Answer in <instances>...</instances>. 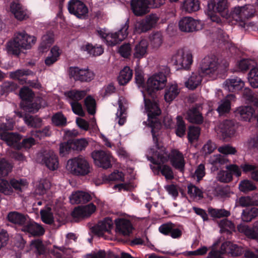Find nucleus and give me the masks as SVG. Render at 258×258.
Here are the masks:
<instances>
[{"instance_id":"nucleus-43","label":"nucleus","mask_w":258,"mask_h":258,"mask_svg":"<svg viewBox=\"0 0 258 258\" xmlns=\"http://www.w3.org/2000/svg\"><path fill=\"white\" fill-rule=\"evenodd\" d=\"M133 72L128 67H125L120 72L118 77V83L120 85H124L127 84L132 78Z\"/></svg>"},{"instance_id":"nucleus-63","label":"nucleus","mask_w":258,"mask_h":258,"mask_svg":"<svg viewBox=\"0 0 258 258\" xmlns=\"http://www.w3.org/2000/svg\"><path fill=\"white\" fill-rule=\"evenodd\" d=\"M19 95L22 100L30 101L33 98L34 94L28 87H24L20 90Z\"/></svg>"},{"instance_id":"nucleus-5","label":"nucleus","mask_w":258,"mask_h":258,"mask_svg":"<svg viewBox=\"0 0 258 258\" xmlns=\"http://www.w3.org/2000/svg\"><path fill=\"white\" fill-rule=\"evenodd\" d=\"M147 159L152 164L150 167L155 174H159L160 172L165 176L166 179H172L174 177L173 173L171 168L166 164V162H161L160 156L154 148H151L148 150L147 155Z\"/></svg>"},{"instance_id":"nucleus-6","label":"nucleus","mask_w":258,"mask_h":258,"mask_svg":"<svg viewBox=\"0 0 258 258\" xmlns=\"http://www.w3.org/2000/svg\"><path fill=\"white\" fill-rule=\"evenodd\" d=\"M66 169L71 173L78 176L88 175L92 170L89 162L81 156L69 159L66 164Z\"/></svg>"},{"instance_id":"nucleus-27","label":"nucleus","mask_w":258,"mask_h":258,"mask_svg":"<svg viewBox=\"0 0 258 258\" xmlns=\"http://www.w3.org/2000/svg\"><path fill=\"white\" fill-rule=\"evenodd\" d=\"M223 88L227 91L232 92L238 91L244 86V82L239 78L234 77L224 81Z\"/></svg>"},{"instance_id":"nucleus-30","label":"nucleus","mask_w":258,"mask_h":258,"mask_svg":"<svg viewBox=\"0 0 258 258\" xmlns=\"http://www.w3.org/2000/svg\"><path fill=\"white\" fill-rule=\"evenodd\" d=\"M118 108L116 113L115 121L119 125H122L126 120L125 105L126 100L123 97H120L118 100Z\"/></svg>"},{"instance_id":"nucleus-29","label":"nucleus","mask_w":258,"mask_h":258,"mask_svg":"<svg viewBox=\"0 0 258 258\" xmlns=\"http://www.w3.org/2000/svg\"><path fill=\"white\" fill-rule=\"evenodd\" d=\"M235 96L234 94L227 95L223 99L221 100L219 102L217 109L219 114L222 115L228 113L231 109V103L235 101Z\"/></svg>"},{"instance_id":"nucleus-22","label":"nucleus","mask_w":258,"mask_h":258,"mask_svg":"<svg viewBox=\"0 0 258 258\" xmlns=\"http://www.w3.org/2000/svg\"><path fill=\"white\" fill-rule=\"evenodd\" d=\"M115 223L116 232L119 234L128 236L132 232L133 227L129 220L123 218H118L115 220Z\"/></svg>"},{"instance_id":"nucleus-49","label":"nucleus","mask_w":258,"mask_h":258,"mask_svg":"<svg viewBox=\"0 0 258 258\" xmlns=\"http://www.w3.org/2000/svg\"><path fill=\"white\" fill-rule=\"evenodd\" d=\"M30 248L37 253L41 254L45 252V246L40 239L32 240L30 243Z\"/></svg>"},{"instance_id":"nucleus-51","label":"nucleus","mask_w":258,"mask_h":258,"mask_svg":"<svg viewBox=\"0 0 258 258\" xmlns=\"http://www.w3.org/2000/svg\"><path fill=\"white\" fill-rule=\"evenodd\" d=\"M150 29L145 19L136 22L134 25V32L136 33L146 32Z\"/></svg>"},{"instance_id":"nucleus-24","label":"nucleus","mask_w":258,"mask_h":258,"mask_svg":"<svg viewBox=\"0 0 258 258\" xmlns=\"http://www.w3.org/2000/svg\"><path fill=\"white\" fill-rule=\"evenodd\" d=\"M254 111V109L250 106H241L236 108L234 113L239 119L249 121L252 118Z\"/></svg>"},{"instance_id":"nucleus-54","label":"nucleus","mask_w":258,"mask_h":258,"mask_svg":"<svg viewBox=\"0 0 258 258\" xmlns=\"http://www.w3.org/2000/svg\"><path fill=\"white\" fill-rule=\"evenodd\" d=\"M248 82L253 88L258 87V68H252L248 73Z\"/></svg>"},{"instance_id":"nucleus-58","label":"nucleus","mask_w":258,"mask_h":258,"mask_svg":"<svg viewBox=\"0 0 258 258\" xmlns=\"http://www.w3.org/2000/svg\"><path fill=\"white\" fill-rule=\"evenodd\" d=\"M73 146V150L82 151L88 146V142L85 139L82 138L72 140Z\"/></svg>"},{"instance_id":"nucleus-56","label":"nucleus","mask_w":258,"mask_h":258,"mask_svg":"<svg viewBox=\"0 0 258 258\" xmlns=\"http://www.w3.org/2000/svg\"><path fill=\"white\" fill-rule=\"evenodd\" d=\"M50 187V183L48 180H41L37 186L35 192L38 195H43Z\"/></svg>"},{"instance_id":"nucleus-4","label":"nucleus","mask_w":258,"mask_h":258,"mask_svg":"<svg viewBox=\"0 0 258 258\" xmlns=\"http://www.w3.org/2000/svg\"><path fill=\"white\" fill-rule=\"evenodd\" d=\"M228 0H209L208 3L207 15L210 20L217 24L221 23L220 18L215 13L218 12L226 19L230 17Z\"/></svg>"},{"instance_id":"nucleus-36","label":"nucleus","mask_w":258,"mask_h":258,"mask_svg":"<svg viewBox=\"0 0 258 258\" xmlns=\"http://www.w3.org/2000/svg\"><path fill=\"white\" fill-rule=\"evenodd\" d=\"M54 41L53 34L51 32L47 33L42 37L39 50L42 52L47 51L54 42Z\"/></svg>"},{"instance_id":"nucleus-7","label":"nucleus","mask_w":258,"mask_h":258,"mask_svg":"<svg viewBox=\"0 0 258 258\" xmlns=\"http://www.w3.org/2000/svg\"><path fill=\"white\" fill-rule=\"evenodd\" d=\"M201 72L212 79H215L219 74L220 66L215 55H208L204 58L200 65Z\"/></svg>"},{"instance_id":"nucleus-23","label":"nucleus","mask_w":258,"mask_h":258,"mask_svg":"<svg viewBox=\"0 0 258 258\" xmlns=\"http://www.w3.org/2000/svg\"><path fill=\"white\" fill-rule=\"evenodd\" d=\"M113 223L109 218H105L98 222L97 225L92 228L93 232L98 236H103L105 232H109L112 228Z\"/></svg>"},{"instance_id":"nucleus-39","label":"nucleus","mask_w":258,"mask_h":258,"mask_svg":"<svg viewBox=\"0 0 258 258\" xmlns=\"http://www.w3.org/2000/svg\"><path fill=\"white\" fill-rule=\"evenodd\" d=\"M32 74L33 73L28 70H18L11 72L10 76L13 79L18 80L20 83L23 84L26 83V77Z\"/></svg>"},{"instance_id":"nucleus-62","label":"nucleus","mask_w":258,"mask_h":258,"mask_svg":"<svg viewBox=\"0 0 258 258\" xmlns=\"http://www.w3.org/2000/svg\"><path fill=\"white\" fill-rule=\"evenodd\" d=\"M209 213L212 217L215 218L228 217L230 215L229 211L224 209H209Z\"/></svg>"},{"instance_id":"nucleus-57","label":"nucleus","mask_w":258,"mask_h":258,"mask_svg":"<svg viewBox=\"0 0 258 258\" xmlns=\"http://www.w3.org/2000/svg\"><path fill=\"white\" fill-rule=\"evenodd\" d=\"M85 105L88 113L93 115L96 112V102L94 98L91 96H88L85 99Z\"/></svg>"},{"instance_id":"nucleus-10","label":"nucleus","mask_w":258,"mask_h":258,"mask_svg":"<svg viewBox=\"0 0 258 258\" xmlns=\"http://www.w3.org/2000/svg\"><path fill=\"white\" fill-rule=\"evenodd\" d=\"M7 123L0 124V134L2 140L6 142L8 146H14L17 148V143L21 140V137L16 134L6 132L12 130L14 127V121L13 119L6 118Z\"/></svg>"},{"instance_id":"nucleus-17","label":"nucleus","mask_w":258,"mask_h":258,"mask_svg":"<svg viewBox=\"0 0 258 258\" xmlns=\"http://www.w3.org/2000/svg\"><path fill=\"white\" fill-rule=\"evenodd\" d=\"M182 230L181 226L177 227L172 223L163 224L159 227V231L161 233L169 235L174 239H179L181 237Z\"/></svg>"},{"instance_id":"nucleus-31","label":"nucleus","mask_w":258,"mask_h":258,"mask_svg":"<svg viewBox=\"0 0 258 258\" xmlns=\"http://www.w3.org/2000/svg\"><path fill=\"white\" fill-rule=\"evenodd\" d=\"M180 92L179 88L176 83H172L169 84L165 89L164 98L167 103H170L178 95Z\"/></svg>"},{"instance_id":"nucleus-53","label":"nucleus","mask_w":258,"mask_h":258,"mask_svg":"<svg viewBox=\"0 0 258 258\" xmlns=\"http://www.w3.org/2000/svg\"><path fill=\"white\" fill-rule=\"evenodd\" d=\"M103 178L108 181H122L124 179V174L121 171L115 170L109 175L104 176Z\"/></svg>"},{"instance_id":"nucleus-14","label":"nucleus","mask_w":258,"mask_h":258,"mask_svg":"<svg viewBox=\"0 0 258 258\" xmlns=\"http://www.w3.org/2000/svg\"><path fill=\"white\" fill-rule=\"evenodd\" d=\"M92 157L96 165L104 169L111 167V162L114 161L113 157L109 152L102 150L93 152Z\"/></svg>"},{"instance_id":"nucleus-34","label":"nucleus","mask_w":258,"mask_h":258,"mask_svg":"<svg viewBox=\"0 0 258 258\" xmlns=\"http://www.w3.org/2000/svg\"><path fill=\"white\" fill-rule=\"evenodd\" d=\"M91 199V196L87 192L78 191L72 193L70 197V202L72 204H78L89 202Z\"/></svg>"},{"instance_id":"nucleus-40","label":"nucleus","mask_w":258,"mask_h":258,"mask_svg":"<svg viewBox=\"0 0 258 258\" xmlns=\"http://www.w3.org/2000/svg\"><path fill=\"white\" fill-rule=\"evenodd\" d=\"M186 119L190 122L200 123L203 121V117L199 108H192L187 112Z\"/></svg>"},{"instance_id":"nucleus-33","label":"nucleus","mask_w":258,"mask_h":258,"mask_svg":"<svg viewBox=\"0 0 258 258\" xmlns=\"http://www.w3.org/2000/svg\"><path fill=\"white\" fill-rule=\"evenodd\" d=\"M86 95V91L75 89L67 91L64 93V95L69 103L79 102V101L83 99Z\"/></svg>"},{"instance_id":"nucleus-60","label":"nucleus","mask_w":258,"mask_h":258,"mask_svg":"<svg viewBox=\"0 0 258 258\" xmlns=\"http://www.w3.org/2000/svg\"><path fill=\"white\" fill-rule=\"evenodd\" d=\"M85 49L89 53L93 55H100L103 52V48L101 45L93 46L88 44L86 45Z\"/></svg>"},{"instance_id":"nucleus-18","label":"nucleus","mask_w":258,"mask_h":258,"mask_svg":"<svg viewBox=\"0 0 258 258\" xmlns=\"http://www.w3.org/2000/svg\"><path fill=\"white\" fill-rule=\"evenodd\" d=\"M131 7L134 14L138 17L145 15L150 10L148 0H131Z\"/></svg>"},{"instance_id":"nucleus-15","label":"nucleus","mask_w":258,"mask_h":258,"mask_svg":"<svg viewBox=\"0 0 258 258\" xmlns=\"http://www.w3.org/2000/svg\"><path fill=\"white\" fill-rule=\"evenodd\" d=\"M179 29L183 32H190L198 31L203 28V23L190 17H184L179 22Z\"/></svg>"},{"instance_id":"nucleus-42","label":"nucleus","mask_w":258,"mask_h":258,"mask_svg":"<svg viewBox=\"0 0 258 258\" xmlns=\"http://www.w3.org/2000/svg\"><path fill=\"white\" fill-rule=\"evenodd\" d=\"M128 24L127 23L124 24L117 32L113 33V44L114 45H116L119 42L124 40L128 35Z\"/></svg>"},{"instance_id":"nucleus-12","label":"nucleus","mask_w":258,"mask_h":258,"mask_svg":"<svg viewBox=\"0 0 258 258\" xmlns=\"http://www.w3.org/2000/svg\"><path fill=\"white\" fill-rule=\"evenodd\" d=\"M167 83V78L163 73H155L150 77L147 81L146 90L152 95L153 93L162 90Z\"/></svg>"},{"instance_id":"nucleus-16","label":"nucleus","mask_w":258,"mask_h":258,"mask_svg":"<svg viewBox=\"0 0 258 258\" xmlns=\"http://www.w3.org/2000/svg\"><path fill=\"white\" fill-rule=\"evenodd\" d=\"M68 10L71 14L80 19H84L88 14V8L79 0H71L68 4Z\"/></svg>"},{"instance_id":"nucleus-2","label":"nucleus","mask_w":258,"mask_h":258,"mask_svg":"<svg viewBox=\"0 0 258 258\" xmlns=\"http://www.w3.org/2000/svg\"><path fill=\"white\" fill-rule=\"evenodd\" d=\"M36 38L28 34L25 31L17 33L14 40L7 44L8 50L18 55L21 49H29L35 43Z\"/></svg>"},{"instance_id":"nucleus-9","label":"nucleus","mask_w":258,"mask_h":258,"mask_svg":"<svg viewBox=\"0 0 258 258\" xmlns=\"http://www.w3.org/2000/svg\"><path fill=\"white\" fill-rule=\"evenodd\" d=\"M171 61L178 69L187 70L192 63L193 57L189 50L179 49L173 54Z\"/></svg>"},{"instance_id":"nucleus-59","label":"nucleus","mask_w":258,"mask_h":258,"mask_svg":"<svg viewBox=\"0 0 258 258\" xmlns=\"http://www.w3.org/2000/svg\"><path fill=\"white\" fill-rule=\"evenodd\" d=\"M24 121L28 125L33 127H38L41 125V119L37 117L27 115L25 117Z\"/></svg>"},{"instance_id":"nucleus-64","label":"nucleus","mask_w":258,"mask_h":258,"mask_svg":"<svg viewBox=\"0 0 258 258\" xmlns=\"http://www.w3.org/2000/svg\"><path fill=\"white\" fill-rule=\"evenodd\" d=\"M52 121L57 126H63L67 123V118L61 113L58 112L52 116Z\"/></svg>"},{"instance_id":"nucleus-19","label":"nucleus","mask_w":258,"mask_h":258,"mask_svg":"<svg viewBox=\"0 0 258 258\" xmlns=\"http://www.w3.org/2000/svg\"><path fill=\"white\" fill-rule=\"evenodd\" d=\"M41 163L51 170H55L58 167V157L53 151H44L41 155Z\"/></svg>"},{"instance_id":"nucleus-26","label":"nucleus","mask_w":258,"mask_h":258,"mask_svg":"<svg viewBox=\"0 0 258 258\" xmlns=\"http://www.w3.org/2000/svg\"><path fill=\"white\" fill-rule=\"evenodd\" d=\"M22 230L23 231L34 236L42 235L45 232L44 228L41 225L34 221H30L29 222L27 221Z\"/></svg>"},{"instance_id":"nucleus-47","label":"nucleus","mask_w":258,"mask_h":258,"mask_svg":"<svg viewBox=\"0 0 258 258\" xmlns=\"http://www.w3.org/2000/svg\"><path fill=\"white\" fill-rule=\"evenodd\" d=\"M98 35L106 42L107 45L112 46L113 44V33H109L106 29H99L97 30Z\"/></svg>"},{"instance_id":"nucleus-28","label":"nucleus","mask_w":258,"mask_h":258,"mask_svg":"<svg viewBox=\"0 0 258 258\" xmlns=\"http://www.w3.org/2000/svg\"><path fill=\"white\" fill-rule=\"evenodd\" d=\"M237 229L239 232L243 233L247 237L258 240V220L253 223L251 228L246 225L240 224L238 225Z\"/></svg>"},{"instance_id":"nucleus-45","label":"nucleus","mask_w":258,"mask_h":258,"mask_svg":"<svg viewBox=\"0 0 258 258\" xmlns=\"http://www.w3.org/2000/svg\"><path fill=\"white\" fill-rule=\"evenodd\" d=\"M150 44L152 47L158 48L163 41V35L161 32H156L151 34L149 36Z\"/></svg>"},{"instance_id":"nucleus-52","label":"nucleus","mask_w":258,"mask_h":258,"mask_svg":"<svg viewBox=\"0 0 258 258\" xmlns=\"http://www.w3.org/2000/svg\"><path fill=\"white\" fill-rule=\"evenodd\" d=\"M216 178L221 182L228 183L232 180L233 176L231 173L227 170L226 171L221 170L218 172Z\"/></svg>"},{"instance_id":"nucleus-44","label":"nucleus","mask_w":258,"mask_h":258,"mask_svg":"<svg viewBox=\"0 0 258 258\" xmlns=\"http://www.w3.org/2000/svg\"><path fill=\"white\" fill-rule=\"evenodd\" d=\"M182 8L187 13L196 12L200 9V2L198 0H184L182 3Z\"/></svg>"},{"instance_id":"nucleus-48","label":"nucleus","mask_w":258,"mask_h":258,"mask_svg":"<svg viewBox=\"0 0 258 258\" xmlns=\"http://www.w3.org/2000/svg\"><path fill=\"white\" fill-rule=\"evenodd\" d=\"M11 188H14L15 190L22 191L27 187L28 183L26 179H20L17 180L12 179L10 181Z\"/></svg>"},{"instance_id":"nucleus-3","label":"nucleus","mask_w":258,"mask_h":258,"mask_svg":"<svg viewBox=\"0 0 258 258\" xmlns=\"http://www.w3.org/2000/svg\"><path fill=\"white\" fill-rule=\"evenodd\" d=\"M144 102L145 110L148 117V125L152 128L153 141L156 144V133L161 127V124L157 117L160 115L161 111L156 102L146 99L145 97Z\"/></svg>"},{"instance_id":"nucleus-8","label":"nucleus","mask_w":258,"mask_h":258,"mask_svg":"<svg viewBox=\"0 0 258 258\" xmlns=\"http://www.w3.org/2000/svg\"><path fill=\"white\" fill-rule=\"evenodd\" d=\"M254 12L253 6L250 5L243 7H236L232 10L229 14V18L231 17L233 20L235 21L234 24L239 23V26L244 28L246 24V20L251 17Z\"/></svg>"},{"instance_id":"nucleus-32","label":"nucleus","mask_w":258,"mask_h":258,"mask_svg":"<svg viewBox=\"0 0 258 258\" xmlns=\"http://www.w3.org/2000/svg\"><path fill=\"white\" fill-rule=\"evenodd\" d=\"M148 47V42L146 39H142L135 44L133 50L135 58L141 59L146 56Z\"/></svg>"},{"instance_id":"nucleus-61","label":"nucleus","mask_w":258,"mask_h":258,"mask_svg":"<svg viewBox=\"0 0 258 258\" xmlns=\"http://www.w3.org/2000/svg\"><path fill=\"white\" fill-rule=\"evenodd\" d=\"M71 149L73 150V146L72 140H69L67 142L60 144L59 154L61 156H64L69 154Z\"/></svg>"},{"instance_id":"nucleus-50","label":"nucleus","mask_w":258,"mask_h":258,"mask_svg":"<svg viewBox=\"0 0 258 258\" xmlns=\"http://www.w3.org/2000/svg\"><path fill=\"white\" fill-rule=\"evenodd\" d=\"M12 165L4 158H0V176H5L11 171Z\"/></svg>"},{"instance_id":"nucleus-1","label":"nucleus","mask_w":258,"mask_h":258,"mask_svg":"<svg viewBox=\"0 0 258 258\" xmlns=\"http://www.w3.org/2000/svg\"><path fill=\"white\" fill-rule=\"evenodd\" d=\"M153 148L158 153L161 162H167L169 160L174 168L181 172L184 170L185 162L183 154L179 150L173 149L168 153L165 147H160L157 144Z\"/></svg>"},{"instance_id":"nucleus-41","label":"nucleus","mask_w":258,"mask_h":258,"mask_svg":"<svg viewBox=\"0 0 258 258\" xmlns=\"http://www.w3.org/2000/svg\"><path fill=\"white\" fill-rule=\"evenodd\" d=\"M61 53V50L57 46H54L50 50L49 55L45 60V63L47 66H50L55 63L58 59Z\"/></svg>"},{"instance_id":"nucleus-13","label":"nucleus","mask_w":258,"mask_h":258,"mask_svg":"<svg viewBox=\"0 0 258 258\" xmlns=\"http://www.w3.org/2000/svg\"><path fill=\"white\" fill-rule=\"evenodd\" d=\"M71 77L76 81L82 82H89L94 79L95 74L88 68L81 69L77 67H72L69 69Z\"/></svg>"},{"instance_id":"nucleus-46","label":"nucleus","mask_w":258,"mask_h":258,"mask_svg":"<svg viewBox=\"0 0 258 258\" xmlns=\"http://www.w3.org/2000/svg\"><path fill=\"white\" fill-rule=\"evenodd\" d=\"M258 205V201L249 196L241 197L236 201V206L247 207Z\"/></svg>"},{"instance_id":"nucleus-35","label":"nucleus","mask_w":258,"mask_h":258,"mask_svg":"<svg viewBox=\"0 0 258 258\" xmlns=\"http://www.w3.org/2000/svg\"><path fill=\"white\" fill-rule=\"evenodd\" d=\"M7 219L10 222L18 225L24 226L27 221V217L25 215L16 211L9 212Z\"/></svg>"},{"instance_id":"nucleus-11","label":"nucleus","mask_w":258,"mask_h":258,"mask_svg":"<svg viewBox=\"0 0 258 258\" xmlns=\"http://www.w3.org/2000/svg\"><path fill=\"white\" fill-rule=\"evenodd\" d=\"M218 151L225 154V155L217 154L210 157L209 163L212 165L211 167L212 171H217L221 165L225 164L229 162L226 155L234 154L236 151L234 148L230 146L225 145L220 147L218 148Z\"/></svg>"},{"instance_id":"nucleus-21","label":"nucleus","mask_w":258,"mask_h":258,"mask_svg":"<svg viewBox=\"0 0 258 258\" xmlns=\"http://www.w3.org/2000/svg\"><path fill=\"white\" fill-rule=\"evenodd\" d=\"M218 134H220L223 138L230 137L234 135L235 132L234 122L230 120H226L221 122L216 128Z\"/></svg>"},{"instance_id":"nucleus-55","label":"nucleus","mask_w":258,"mask_h":258,"mask_svg":"<svg viewBox=\"0 0 258 258\" xmlns=\"http://www.w3.org/2000/svg\"><path fill=\"white\" fill-rule=\"evenodd\" d=\"M41 217L42 221L46 224H50L53 222V217L50 208H46L40 211Z\"/></svg>"},{"instance_id":"nucleus-38","label":"nucleus","mask_w":258,"mask_h":258,"mask_svg":"<svg viewBox=\"0 0 258 258\" xmlns=\"http://www.w3.org/2000/svg\"><path fill=\"white\" fill-rule=\"evenodd\" d=\"M202 80V77L198 73H192L185 81V85L189 89L194 90L201 84Z\"/></svg>"},{"instance_id":"nucleus-37","label":"nucleus","mask_w":258,"mask_h":258,"mask_svg":"<svg viewBox=\"0 0 258 258\" xmlns=\"http://www.w3.org/2000/svg\"><path fill=\"white\" fill-rule=\"evenodd\" d=\"M258 216V208L255 207L246 208L242 211L241 215L243 222H249Z\"/></svg>"},{"instance_id":"nucleus-25","label":"nucleus","mask_w":258,"mask_h":258,"mask_svg":"<svg viewBox=\"0 0 258 258\" xmlns=\"http://www.w3.org/2000/svg\"><path fill=\"white\" fill-rule=\"evenodd\" d=\"M96 211V206L92 203L84 206L76 208L72 213L74 217L77 218H85L90 216Z\"/></svg>"},{"instance_id":"nucleus-20","label":"nucleus","mask_w":258,"mask_h":258,"mask_svg":"<svg viewBox=\"0 0 258 258\" xmlns=\"http://www.w3.org/2000/svg\"><path fill=\"white\" fill-rule=\"evenodd\" d=\"M10 12L18 21H23L29 17L30 12L18 2H13L10 5Z\"/></svg>"}]
</instances>
